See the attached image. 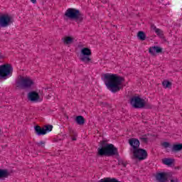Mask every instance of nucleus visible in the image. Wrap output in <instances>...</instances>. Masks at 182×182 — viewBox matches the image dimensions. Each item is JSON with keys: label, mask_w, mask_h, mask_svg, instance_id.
<instances>
[{"label": "nucleus", "mask_w": 182, "mask_h": 182, "mask_svg": "<svg viewBox=\"0 0 182 182\" xmlns=\"http://www.w3.org/2000/svg\"><path fill=\"white\" fill-rule=\"evenodd\" d=\"M104 82L109 90H111L112 93H116L122 89V83L124 82V78L116 74L107 73L104 75Z\"/></svg>", "instance_id": "f257e3e1"}, {"label": "nucleus", "mask_w": 182, "mask_h": 182, "mask_svg": "<svg viewBox=\"0 0 182 182\" xmlns=\"http://www.w3.org/2000/svg\"><path fill=\"white\" fill-rule=\"evenodd\" d=\"M100 147L97 149V156L103 157V156H119L117 148L112 144H107L106 141H101L100 142Z\"/></svg>", "instance_id": "f03ea898"}, {"label": "nucleus", "mask_w": 182, "mask_h": 182, "mask_svg": "<svg viewBox=\"0 0 182 182\" xmlns=\"http://www.w3.org/2000/svg\"><path fill=\"white\" fill-rule=\"evenodd\" d=\"M35 85V82L29 76L18 75L16 80L15 86L17 90L31 89Z\"/></svg>", "instance_id": "7ed1b4c3"}, {"label": "nucleus", "mask_w": 182, "mask_h": 182, "mask_svg": "<svg viewBox=\"0 0 182 182\" xmlns=\"http://www.w3.org/2000/svg\"><path fill=\"white\" fill-rule=\"evenodd\" d=\"M65 16L68 18V19H73L77 23H82L83 22V14L80 12L78 9L70 8L66 10L65 13Z\"/></svg>", "instance_id": "20e7f679"}, {"label": "nucleus", "mask_w": 182, "mask_h": 182, "mask_svg": "<svg viewBox=\"0 0 182 182\" xmlns=\"http://www.w3.org/2000/svg\"><path fill=\"white\" fill-rule=\"evenodd\" d=\"M14 67L9 63L0 65V79H8V76H12Z\"/></svg>", "instance_id": "39448f33"}, {"label": "nucleus", "mask_w": 182, "mask_h": 182, "mask_svg": "<svg viewBox=\"0 0 182 182\" xmlns=\"http://www.w3.org/2000/svg\"><path fill=\"white\" fill-rule=\"evenodd\" d=\"M14 23V17L9 14L0 15V28H8Z\"/></svg>", "instance_id": "423d86ee"}, {"label": "nucleus", "mask_w": 182, "mask_h": 182, "mask_svg": "<svg viewBox=\"0 0 182 182\" xmlns=\"http://www.w3.org/2000/svg\"><path fill=\"white\" fill-rule=\"evenodd\" d=\"M130 104L134 109H143L146 105V100L140 97H133L131 98Z\"/></svg>", "instance_id": "0eeeda50"}, {"label": "nucleus", "mask_w": 182, "mask_h": 182, "mask_svg": "<svg viewBox=\"0 0 182 182\" xmlns=\"http://www.w3.org/2000/svg\"><path fill=\"white\" fill-rule=\"evenodd\" d=\"M90 56H92V50L90 48H83L81 50L80 60L84 62V63H89L92 60Z\"/></svg>", "instance_id": "6e6552de"}, {"label": "nucleus", "mask_w": 182, "mask_h": 182, "mask_svg": "<svg viewBox=\"0 0 182 182\" xmlns=\"http://www.w3.org/2000/svg\"><path fill=\"white\" fill-rule=\"evenodd\" d=\"M53 126L48 124L45 125L43 127H41L39 125L34 127V130L38 136H43L49 132H52Z\"/></svg>", "instance_id": "1a4fd4ad"}, {"label": "nucleus", "mask_w": 182, "mask_h": 182, "mask_svg": "<svg viewBox=\"0 0 182 182\" xmlns=\"http://www.w3.org/2000/svg\"><path fill=\"white\" fill-rule=\"evenodd\" d=\"M132 153L133 154L132 159H137V160L139 161H141V160H146V159H147V151H146V149L138 148Z\"/></svg>", "instance_id": "9d476101"}, {"label": "nucleus", "mask_w": 182, "mask_h": 182, "mask_svg": "<svg viewBox=\"0 0 182 182\" xmlns=\"http://www.w3.org/2000/svg\"><path fill=\"white\" fill-rule=\"evenodd\" d=\"M155 177L158 182H167L168 178H171V177H173V173L171 172H161L156 173Z\"/></svg>", "instance_id": "9b49d317"}, {"label": "nucleus", "mask_w": 182, "mask_h": 182, "mask_svg": "<svg viewBox=\"0 0 182 182\" xmlns=\"http://www.w3.org/2000/svg\"><path fill=\"white\" fill-rule=\"evenodd\" d=\"M27 99L29 102L37 103V102H41V95L36 91H30L27 94Z\"/></svg>", "instance_id": "f8f14e48"}, {"label": "nucleus", "mask_w": 182, "mask_h": 182, "mask_svg": "<svg viewBox=\"0 0 182 182\" xmlns=\"http://www.w3.org/2000/svg\"><path fill=\"white\" fill-rule=\"evenodd\" d=\"M129 144L131 146L132 149H130L131 153L137 150L140 147V141L136 138H131L128 141Z\"/></svg>", "instance_id": "ddd939ff"}, {"label": "nucleus", "mask_w": 182, "mask_h": 182, "mask_svg": "<svg viewBox=\"0 0 182 182\" xmlns=\"http://www.w3.org/2000/svg\"><path fill=\"white\" fill-rule=\"evenodd\" d=\"M61 41H62L63 45H65L66 46H68L72 45V43H73V42L75 41V38H73L72 36H65L61 38Z\"/></svg>", "instance_id": "4468645a"}, {"label": "nucleus", "mask_w": 182, "mask_h": 182, "mask_svg": "<svg viewBox=\"0 0 182 182\" xmlns=\"http://www.w3.org/2000/svg\"><path fill=\"white\" fill-rule=\"evenodd\" d=\"M163 52V48L159 46H152L149 48V53L152 55V56H156V53H161Z\"/></svg>", "instance_id": "2eb2a0df"}, {"label": "nucleus", "mask_w": 182, "mask_h": 182, "mask_svg": "<svg viewBox=\"0 0 182 182\" xmlns=\"http://www.w3.org/2000/svg\"><path fill=\"white\" fill-rule=\"evenodd\" d=\"M151 28L154 31L155 33H156L157 36H159L160 38H163L164 36L161 29L157 28L154 25L151 26Z\"/></svg>", "instance_id": "dca6fc26"}, {"label": "nucleus", "mask_w": 182, "mask_h": 182, "mask_svg": "<svg viewBox=\"0 0 182 182\" xmlns=\"http://www.w3.org/2000/svg\"><path fill=\"white\" fill-rule=\"evenodd\" d=\"M75 122L77 124H79L80 126H83V124H85V118L83 117V116H77L75 118Z\"/></svg>", "instance_id": "f3484780"}, {"label": "nucleus", "mask_w": 182, "mask_h": 182, "mask_svg": "<svg viewBox=\"0 0 182 182\" xmlns=\"http://www.w3.org/2000/svg\"><path fill=\"white\" fill-rule=\"evenodd\" d=\"M9 176V172L6 169H0V178H6Z\"/></svg>", "instance_id": "a211bd4d"}, {"label": "nucleus", "mask_w": 182, "mask_h": 182, "mask_svg": "<svg viewBox=\"0 0 182 182\" xmlns=\"http://www.w3.org/2000/svg\"><path fill=\"white\" fill-rule=\"evenodd\" d=\"M182 150V144H173L171 149L172 151H181Z\"/></svg>", "instance_id": "6ab92c4d"}, {"label": "nucleus", "mask_w": 182, "mask_h": 182, "mask_svg": "<svg viewBox=\"0 0 182 182\" xmlns=\"http://www.w3.org/2000/svg\"><path fill=\"white\" fill-rule=\"evenodd\" d=\"M137 38L139 41H146V33L144 31H139Z\"/></svg>", "instance_id": "aec40b11"}, {"label": "nucleus", "mask_w": 182, "mask_h": 182, "mask_svg": "<svg viewBox=\"0 0 182 182\" xmlns=\"http://www.w3.org/2000/svg\"><path fill=\"white\" fill-rule=\"evenodd\" d=\"M162 162L166 165V166H171L174 163V159H164L162 160Z\"/></svg>", "instance_id": "412c9836"}, {"label": "nucleus", "mask_w": 182, "mask_h": 182, "mask_svg": "<svg viewBox=\"0 0 182 182\" xmlns=\"http://www.w3.org/2000/svg\"><path fill=\"white\" fill-rule=\"evenodd\" d=\"M162 85L165 89H167V88L170 89V87H171V82L168 80H164L162 82Z\"/></svg>", "instance_id": "4be33fe9"}, {"label": "nucleus", "mask_w": 182, "mask_h": 182, "mask_svg": "<svg viewBox=\"0 0 182 182\" xmlns=\"http://www.w3.org/2000/svg\"><path fill=\"white\" fill-rule=\"evenodd\" d=\"M146 135H143L141 137L139 138V140H141L142 143H145V144H147V143L149 142V139L146 137Z\"/></svg>", "instance_id": "5701e85b"}, {"label": "nucleus", "mask_w": 182, "mask_h": 182, "mask_svg": "<svg viewBox=\"0 0 182 182\" xmlns=\"http://www.w3.org/2000/svg\"><path fill=\"white\" fill-rule=\"evenodd\" d=\"M68 131L70 132V134H73L74 136H77V134L75 133V130L70 127H68Z\"/></svg>", "instance_id": "b1692460"}, {"label": "nucleus", "mask_w": 182, "mask_h": 182, "mask_svg": "<svg viewBox=\"0 0 182 182\" xmlns=\"http://www.w3.org/2000/svg\"><path fill=\"white\" fill-rule=\"evenodd\" d=\"M161 146H163L164 149H168V147H170V143H168V141H164L161 144Z\"/></svg>", "instance_id": "393cba45"}, {"label": "nucleus", "mask_w": 182, "mask_h": 182, "mask_svg": "<svg viewBox=\"0 0 182 182\" xmlns=\"http://www.w3.org/2000/svg\"><path fill=\"white\" fill-rule=\"evenodd\" d=\"M38 147H45V141H41L36 144Z\"/></svg>", "instance_id": "a878e982"}, {"label": "nucleus", "mask_w": 182, "mask_h": 182, "mask_svg": "<svg viewBox=\"0 0 182 182\" xmlns=\"http://www.w3.org/2000/svg\"><path fill=\"white\" fill-rule=\"evenodd\" d=\"M119 166H123L124 167H126V163L124 161H123V160H119Z\"/></svg>", "instance_id": "bb28decb"}, {"label": "nucleus", "mask_w": 182, "mask_h": 182, "mask_svg": "<svg viewBox=\"0 0 182 182\" xmlns=\"http://www.w3.org/2000/svg\"><path fill=\"white\" fill-rule=\"evenodd\" d=\"M144 107H146V109H151L152 106L151 105L145 102Z\"/></svg>", "instance_id": "cd10ccee"}, {"label": "nucleus", "mask_w": 182, "mask_h": 182, "mask_svg": "<svg viewBox=\"0 0 182 182\" xmlns=\"http://www.w3.org/2000/svg\"><path fill=\"white\" fill-rule=\"evenodd\" d=\"M171 182H178V178L176 177H171Z\"/></svg>", "instance_id": "c85d7f7f"}, {"label": "nucleus", "mask_w": 182, "mask_h": 182, "mask_svg": "<svg viewBox=\"0 0 182 182\" xmlns=\"http://www.w3.org/2000/svg\"><path fill=\"white\" fill-rule=\"evenodd\" d=\"M32 4H36V0H30Z\"/></svg>", "instance_id": "c756f323"}, {"label": "nucleus", "mask_w": 182, "mask_h": 182, "mask_svg": "<svg viewBox=\"0 0 182 182\" xmlns=\"http://www.w3.org/2000/svg\"><path fill=\"white\" fill-rule=\"evenodd\" d=\"M72 140H73V141H76V137H73V138H72Z\"/></svg>", "instance_id": "7c9ffc66"}, {"label": "nucleus", "mask_w": 182, "mask_h": 182, "mask_svg": "<svg viewBox=\"0 0 182 182\" xmlns=\"http://www.w3.org/2000/svg\"><path fill=\"white\" fill-rule=\"evenodd\" d=\"M0 132H1V129H0Z\"/></svg>", "instance_id": "2f4dec72"}]
</instances>
